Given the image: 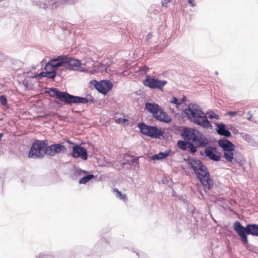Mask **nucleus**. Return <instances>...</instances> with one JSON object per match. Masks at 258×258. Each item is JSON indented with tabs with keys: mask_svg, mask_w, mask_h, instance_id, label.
I'll use <instances>...</instances> for the list:
<instances>
[{
	"mask_svg": "<svg viewBox=\"0 0 258 258\" xmlns=\"http://www.w3.org/2000/svg\"><path fill=\"white\" fill-rule=\"evenodd\" d=\"M188 147L189 148L190 151L192 153H195L197 150L196 147H195L193 145L194 143H188Z\"/></svg>",
	"mask_w": 258,
	"mask_h": 258,
	"instance_id": "24",
	"label": "nucleus"
},
{
	"mask_svg": "<svg viewBox=\"0 0 258 258\" xmlns=\"http://www.w3.org/2000/svg\"><path fill=\"white\" fill-rule=\"evenodd\" d=\"M134 161L136 163H137V162H138V159H134Z\"/></svg>",
	"mask_w": 258,
	"mask_h": 258,
	"instance_id": "36",
	"label": "nucleus"
},
{
	"mask_svg": "<svg viewBox=\"0 0 258 258\" xmlns=\"http://www.w3.org/2000/svg\"><path fill=\"white\" fill-rule=\"evenodd\" d=\"M247 115H248V116L247 117V118L248 120H251V117H252V114L251 113V112H248L247 113Z\"/></svg>",
	"mask_w": 258,
	"mask_h": 258,
	"instance_id": "33",
	"label": "nucleus"
},
{
	"mask_svg": "<svg viewBox=\"0 0 258 258\" xmlns=\"http://www.w3.org/2000/svg\"><path fill=\"white\" fill-rule=\"evenodd\" d=\"M218 143L219 146L223 149L224 158L227 161L232 162L234 159L235 146L234 144L227 140L222 139L219 140Z\"/></svg>",
	"mask_w": 258,
	"mask_h": 258,
	"instance_id": "7",
	"label": "nucleus"
},
{
	"mask_svg": "<svg viewBox=\"0 0 258 258\" xmlns=\"http://www.w3.org/2000/svg\"><path fill=\"white\" fill-rule=\"evenodd\" d=\"M148 70V68L146 66H144L143 67H141L140 69V70L144 71H145V72L147 71Z\"/></svg>",
	"mask_w": 258,
	"mask_h": 258,
	"instance_id": "32",
	"label": "nucleus"
},
{
	"mask_svg": "<svg viewBox=\"0 0 258 258\" xmlns=\"http://www.w3.org/2000/svg\"><path fill=\"white\" fill-rule=\"evenodd\" d=\"M157 119L165 122H169L171 121V117L168 115V114L164 111H163L160 108L155 113V115L154 116Z\"/></svg>",
	"mask_w": 258,
	"mask_h": 258,
	"instance_id": "16",
	"label": "nucleus"
},
{
	"mask_svg": "<svg viewBox=\"0 0 258 258\" xmlns=\"http://www.w3.org/2000/svg\"><path fill=\"white\" fill-rule=\"evenodd\" d=\"M181 136L188 143H194L197 147H205L208 140L197 130L191 128H184Z\"/></svg>",
	"mask_w": 258,
	"mask_h": 258,
	"instance_id": "4",
	"label": "nucleus"
},
{
	"mask_svg": "<svg viewBox=\"0 0 258 258\" xmlns=\"http://www.w3.org/2000/svg\"><path fill=\"white\" fill-rule=\"evenodd\" d=\"M46 71L42 72L39 74V76H40L43 77H47L49 79H54L56 75V72L50 68H49L48 70L44 69Z\"/></svg>",
	"mask_w": 258,
	"mask_h": 258,
	"instance_id": "18",
	"label": "nucleus"
},
{
	"mask_svg": "<svg viewBox=\"0 0 258 258\" xmlns=\"http://www.w3.org/2000/svg\"><path fill=\"white\" fill-rule=\"evenodd\" d=\"M2 136H3V135L2 134H0V140H1Z\"/></svg>",
	"mask_w": 258,
	"mask_h": 258,
	"instance_id": "38",
	"label": "nucleus"
},
{
	"mask_svg": "<svg viewBox=\"0 0 258 258\" xmlns=\"http://www.w3.org/2000/svg\"><path fill=\"white\" fill-rule=\"evenodd\" d=\"M89 84L93 86L100 93L106 95L112 88L113 84L109 80H103L99 81L96 80H91Z\"/></svg>",
	"mask_w": 258,
	"mask_h": 258,
	"instance_id": "8",
	"label": "nucleus"
},
{
	"mask_svg": "<svg viewBox=\"0 0 258 258\" xmlns=\"http://www.w3.org/2000/svg\"><path fill=\"white\" fill-rule=\"evenodd\" d=\"M170 102L171 103H174L176 105V107H177L178 105L180 104V102H179L178 99L176 98L173 97L172 99L170 101Z\"/></svg>",
	"mask_w": 258,
	"mask_h": 258,
	"instance_id": "27",
	"label": "nucleus"
},
{
	"mask_svg": "<svg viewBox=\"0 0 258 258\" xmlns=\"http://www.w3.org/2000/svg\"><path fill=\"white\" fill-rule=\"evenodd\" d=\"M66 142H67V143H68L69 144H73V143H72V142H71V141H69V140H67V141H66Z\"/></svg>",
	"mask_w": 258,
	"mask_h": 258,
	"instance_id": "35",
	"label": "nucleus"
},
{
	"mask_svg": "<svg viewBox=\"0 0 258 258\" xmlns=\"http://www.w3.org/2000/svg\"><path fill=\"white\" fill-rule=\"evenodd\" d=\"M49 94L51 97L55 98L67 104H71L72 103L85 104L89 102L94 103L93 98L91 100H88L84 97L73 96L67 92H61L56 88H50Z\"/></svg>",
	"mask_w": 258,
	"mask_h": 258,
	"instance_id": "3",
	"label": "nucleus"
},
{
	"mask_svg": "<svg viewBox=\"0 0 258 258\" xmlns=\"http://www.w3.org/2000/svg\"><path fill=\"white\" fill-rule=\"evenodd\" d=\"M95 177V176L93 174H90L88 175H86L85 176H84L83 177L81 178L79 181V183L80 184H86L87 182H88L89 181H90L92 178H94Z\"/></svg>",
	"mask_w": 258,
	"mask_h": 258,
	"instance_id": "20",
	"label": "nucleus"
},
{
	"mask_svg": "<svg viewBox=\"0 0 258 258\" xmlns=\"http://www.w3.org/2000/svg\"><path fill=\"white\" fill-rule=\"evenodd\" d=\"M62 59L64 61V67L67 70L75 71L81 66V61L69 57L68 55H63Z\"/></svg>",
	"mask_w": 258,
	"mask_h": 258,
	"instance_id": "11",
	"label": "nucleus"
},
{
	"mask_svg": "<svg viewBox=\"0 0 258 258\" xmlns=\"http://www.w3.org/2000/svg\"><path fill=\"white\" fill-rule=\"evenodd\" d=\"M145 108L154 116L155 113H156L160 108V107L158 105L155 103H147L145 105Z\"/></svg>",
	"mask_w": 258,
	"mask_h": 258,
	"instance_id": "19",
	"label": "nucleus"
},
{
	"mask_svg": "<svg viewBox=\"0 0 258 258\" xmlns=\"http://www.w3.org/2000/svg\"><path fill=\"white\" fill-rule=\"evenodd\" d=\"M205 152L206 156L211 160L217 161L221 159V154L214 147L211 146L207 147Z\"/></svg>",
	"mask_w": 258,
	"mask_h": 258,
	"instance_id": "15",
	"label": "nucleus"
},
{
	"mask_svg": "<svg viewBox=\"0 0 258 258\" xmlns=\"http://www.w3.org/2000/svg\"><path fill=\"white\" fill-rule=\"evenodd\" d=\"M144 85L151 89L163 90V87L167 84L166 81H159L157 79L147 76L144 81Z\"/></svg>",
	"mask_w": 258,
	"mask_h": 258,
	"instance_id": "10",
	"label": "nucleus"
},
{
	"mask_svg": "<svg viewBox=\"0 0 258 258\" xmlns=\"http://www.w3.org/2000/svg\"><path fill=\"white\" fill-rule=\"evenodd\" d=\"M141 132L151 138H158L163 135L161 130L156 126L147 125L144 123H140L138 124Z\"/></svg>",
	"mask_w": 258,
	"mask_h": 258,
	"instance_id": "9",
	"label": "nucleus"
},
{
	"mask_svg": "<svg viewBox=\"0 0 258 258\" xmlns=\"http://www.w3.org/2000/svg\"><path fill=\"white\" fill-rule=\"evenodd\" d=\"M63 55L59 56L56 58L50 59L46 64L44 69L48 70L49 68L56 71L58 67L64 66V61L63 60Z\"/></svg>",
	"mask_w": 258,
	"mask_h": 258,
	"instance_id": "13",
	"label": "nucleus"
},
{
	"mask_svg": "<svg viewBox=\"0 0 258 258\" xmlns=\"http://www.w3.org/2000/svg\"><path fill=\"white\" fill-rule=\"evenodd\" d=\"M72 156L74 158H80L84 160H86L88 158L86 149L78 145H76L73 148Z\"/></svg>",
	"mask_w": 258,
	"mask_h": 258,
	"instance_id": "14",
	"label": "nucleus"
},
{
	"mask_svg": "<svg viewBox=\"0 0 258 258\" xmlns=\"http://www.w3.org/2000/svg\"><path fill=\"white\" fill-rule=\"evenodd\" d=\"M114 192L115 193V195L118 197H120L121 199H124L125 196L122 195L118 190L115 189L114 190Z\"/></svg>",
	"mask_w": 258,
	"mask_h": 258,
	"instance_id": "25",
	"label": "nucleus"
},
{
	"mask_svg": "<svg viewBox=\"0 0 258 258\" xmlns=\"http://www.w3.org/2000/svg\"><path fill=\"white\" fill-rule=\"evenodd\" d=\"M0 102L2 105L8 107V100L5 96L2 95L0 96Z\"/></svg>",
	"mask_w": 258,
	"mask_h": 258,
	"instance_id": "23",
	"label": "nucleus"
},
{
	"mask_svg": "<svg viewBox=\"0 0 258 258\" xmlns=\"http://www.w3.org/2000/svg\"><path fill=\"white\" fill-rule=\"evenodd\" d=\"M66 151V148L64 145L60 144H56L47 146V155L50 156H53L57 154Z\"/></svg>",
	"mask_w": 258,
	"mask_h": 258,
	"instance_id": "12",
	"label": "nucleus"
},
{
	"mask_svg": "<svg viewBox=\"0 0 258 258\" xmlns=\"http://www.w3.org/2000/svg\"><path fill=\"white\" fill-rule=\"evenodd\" d=\"M169 153H160L157 155H154L152 157L153 160H160L164 159L169 155Z\"/></svg>",
	"mask_w": 258,
	"mask_h": 258,
	"instance_id": "21",
	"label": "nucleus"
},
{
	"mask_svg": "<svg viewBox=\"0 0 258 258\" xmlns=\"http://www.w3.org/2000/svg\"><path fill=\"white\" fill-rule=\"evenodd\" d=\"M209 118L210 119L215 118L216 119H218L219 117L217 114H215L213 112H212L209 115Z\"/></svg>",
	"mask_w": 258,
	"mask_h": 258,
	"instance_id": "28",
	"label": "nucleus"
},
{
	"mask_svg": "<svg viewBox=\"0 0 258 258\" xmlns=\"http://www.w3.org/2000/svg\"><path fill=\"white\" fill-rule=\"evenodd\" d=\"M188 4L190 5V6L194 7L196 6V3L195 2L194 0H187Z\"/></svg>",
	"mask_w": 258,
	"mask_h": 258,
	"instance_id": "29",
	"label": "nucleus"
},
{
	"mask_svg": "<svg viewBox=\"0 0 258 258\" xmlns=\"http://www.w3.org/2000/svg\"><path fill=\"white\" fill-rule=\"evenodd\" d=\"M233 228L240 237L241 241L245 244H247L248 242L247 234L258 236V225L257 224H248L244 227L239 221H236L233 224Z\"/></svg>",
	"mask_w": 258,
	"mask_h": 258,
	"instance_id": "5",
	"label": "nucleus"
},
{
	"mask_svg": "<svg viewBox=\"0 0 258 258\" xmlns=\"http://www.w3.org/2000/svg\"><path fill=\"white\" fill-rule=\"evenodd\" d=\"M70 0H60V3L64 4L66 2H68Z\"/></svg>",
	"mask_w": 258,
	"mask_h": 258,
	"instance_id": "34",
	"label": "nucleus"
},
{
	"mask_svg": "<svg viewBox=\"0 0 258 258\" xmlns=\"http://www.w3.org/2000/svg\"><path fill=\"white\" fill-rule=\"evenodd\" d=\"M184 113L188 119L195 123L205 128L211 126L206 115L200 109L199 106L191 104L188 108L185 109Z\"/></svg>",
	"mask_w": 258,
	"mask_h": 258,
	"instance_id": "2",
	"label": "nucleus"
},
{
	"mask_svg": "<svg viewBox=\"0 0 258 258\" xmlns=\"http://www.w3.org/2000/svg\"><path fill=\"white\" fill-rule=\"evenodd\" d=\"M47 145L46 140L35 141L29 150L28 157L33 158H43L47 155Z\"/></svg>",
	"mask_w": 258,
	"mask_h": 258,
	"instance_id": "6",
	"label": "nucleus"
},
{
	"mask_svg": "<svg viewBox=\"0 0 258 258\" xmlns=\"http://www.w3.org/2000/svg\"><path fill=\"white\" fill-rule=\"evenodd\" d=\"M227 114L228 115L234 116V115L237 114L238 112H237V111H228L227 112Z\"/></svg>",
	"mask_w": 258,
	"mask_h": 258,
	"instance_id": "31",
	"label": "nucleus"
},
{
	"mask_svg": "<svg viewBox=\"0 0 258 258\" xmlns=\"http://www.w3.org/2000/svg\"><path fill=\"white\" fill-rule=\"evenodd\" d=\"M177 145L178 147L183 150H185L187 148V144L183 141H178Z\"/></svg>",
	"mask_w": 258,
	"mask_h": 258,
	"instance_id": "22",
	"label": "nucleus"
},
{
	"mask_svg": "<svg viewBox=\"0 0 258 258\" xmlns=\"http://www.w3.org/2000/svg\"><path fill=\"white\" fill-rule=\"evenodd\" d=\"M127 119H123L122 118H119L117 119H116V122L118 123H120V124H125V123L127 122Z\"/></svg>",
	"mask_w": 258,
	"mask_h": 258,
	"instance_id": "26",
	"label": "nucleus"
},
{
	"mask_svg": "<svg viewBox=\"0 0 258 258\" xmlns=\"http://www.w3.org/2000/svg\"><path fill=\"white\" fill-rule=\"evenodd\" d=\"M189 163L203 185L208 189H211L213 185V181L210 178L207 168L202 164L200 160L191 159Z\"/></svg>",
	"mask_w": 258,
	"mask_h": 258,
	"instance_id": "1",
	"label": "nucleus"
},
{
	"mask_svg": "<svg viewBox=\"0 0 258 258\" xmlns=\"http://www.w3.org/2000/svg\"><path fill=\"white\" fill-rule=\"evenodd\" d=\"M82 172L84 173H87V171H86L82 170Z\"/></svg>",
	"mask_w": 258,
	"mask_h": 258,
	"instance_id": "37",
	"label": "nucleus"
},
{
	"mask_svg": "<svg viewBox=\"0 0 258 258\" xmlns=\"http://www.w3.org/2000/svg\"><path fill=\"white\" fill-rule=\"evenodd\" d=\"M218 129L217 130V133L226 137H229L231 136V133L225 128V125L222 123L217 125Z\"/></svg>",
	"mask_w": 258,
	"mask_h": 258,
	"instance_id": "17",
	"label": "nucleus"
},
{
	"mask_svg": "<svg viewBox=\"0 0 258 258\" xmlns=\"http://www.w3.org/2000/svg\"><path fill=\"white\" fill-rule=\"evenodd\" d=\"M170 0H163L162 4V6L165 7H167V4L169 3Z\"/></svg>",
	"mask_w": 258,
	"mask_h": 258,
	"instance_id": "30",
	"label": "nucleus"
}]
</instances>
